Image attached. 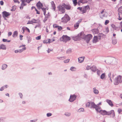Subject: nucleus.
I'll return each mask as SVG.
<instances>
[{"label": "nucleus", "instance_id": "2eb2a0df", "mask_svg": "<svg viewBox=\"0 0 122 122\" xmlns=\"http://www.w3.org/2000/svg\"><path fill=\"white\" fill-rule=\"evenodd\" d=\"M10 13L4 11L3 12V16L4 18L7 17L10 15Z\"/></svg>", "mask_w": 122, "mask_h": 122}, {"label": "nucleus", "instance_id": "6ab92c4d", "mask_svg": "<svg viewBox=\"0 0 122 122\" xmlns=\"http://www.w3.org/2000/svg\"><path fill=\"white\" fill-rule=\"evenodd\" d=\"M32 23H36L39 24L40 23V21L39 20H35V19H33L31 20Z\"/></svg>", "mask_w": 122, "mask_h": 122}, {"label": "nucleus", "instance_id": "393cba45", "mask_svg": "<svg viewBox=\"0 0 122 122\" xmlns=\"http://www.w3.org/2000/svg\"><path fill=\"white\" fill-rule=\"evenodd\" d=\"M51 40L50 39L48 40H45L43 41V43L45 44H46L48 43H50Z\"/></svg>", "mask_w": 122, "mask_h": 122}, {"label": "nucleus", "instance_id": "c9c22d12", "mask_svg": "<svg viewBox=\"0 0 122 122\" xmlns=\"http://www.w3.org/2000/svg\"><path fill=\"white\" fill-rule=\"evenodd\" d=\"M105 73H102L101 76L100 78L101 79H103L105 77Z\"/></svg>", "mask_w": 122, "mask_h": 122}, {"label": "nucleus", "instance_id": "bf43d9fd", "mask_svg": "<svg viewBox=\"0 0 122 122\" xmlns=\"http://www.w3.org/2000/svg\"><path fill=\"white\" fill-rule=\"evenodd\" d=\"M112 27L114 28H116L114 24H112L111 25Z\"/></svg>", "mask_w": 122, "mask_h": 122}, {"label": "nucleus", "instance_id": "ea45409f", "mask_svg": "<svg viewBox=\"0 0 122 122\" xmlns=\"http://www.w3.org/2000/svg\"><path fill=\"white\" fill-rule=\"evenodd\" d=\"M91 104V103L89 102H88L86 103V107H89L90 106Z\"/></svg>", "mask_w": 122, "mask_h": 122}, {"label": "nucleus", "instance_id": "680f3d73", "mask_svg": "<svg viewBox=\"0 0 122 122\" xmlns=\"http://www.w3.org/2000/svg\"><path fill=\"white\" fill-rule=\"evenodd\" d=\"M117 43V41L115 40L114 41H112V43L114 44H116Z\"/></svg>", "mask_w": 122, "mask_h": 122}, {"label": "nucleus", "instance_id": "72a5a7b5", "mask_svg": "<svg viewBox=\"0 0 122 122\" xmlns=\"http://www.w3.org/2000/svg\"><path fill=\"white\" fill-rule=\"evenodd\" d=\"M117 112L119 114H122V109L118 108L117 110Z\"/></svg>", "mask_w": 122, "mask_h": 122}, {"label": "nucleus", "instance_id": "3c124183", "mask_svg": "<svg viewBox=\"0 0 122 122\" xmlns=\"http://www.w3.org/2000/svg\"><path fill=\"white\" fill-rule=\"evenodd\" d=\"M91 67L90 66H88L86 67V69L87 70H89L90 69H91Z\"/></svg>", "mask_w": 122, "mask_h": 122}, {"label": "nucleus", "instance_id": "7c9ffc66", "mask_svg": "<svg viewBox=\"0 0 122 122\" xmlns=\"http://www.w3.org/2000/svg\"><path fill=\"white\" fill-rule=\"evenodd\" d=\"M118 11L119 13L122 14V7H120L118 8Z\"/></svg>", "mask_w": 122, "mask_h": 122}, {"label": "nucleus", "instance_id": "423d86ee", "mask_svg": "<svg viewBox=\"0 0 122 122\" xmlns=\"http://www.w3.org/2000/svg\"><path fill=\"white\" fill-rule=\"evenodd\" d=\"M91 107L95 108L96 110L97 111V112H99V110L101 109V107H100L97 106V105H96L95 103L93 102H92L91 103Z\"/></svg>", "mask_w": 122, "mask_h": 122}, {"label": "nucleus", "instance_id": "79ce46f5", "mask_svg": "<svg viewBox=\"0 0 122 122\" xmlns=\"http://www.w3.org/2000/svg\"><path fill=\"white\" fill-rule=\"evenodd\" d=\"M76 68L74 67H71V68L70 70L72 71H74L76 70Z\"/></svg>", "mask_w": 122, "mask_h": 122}, {"label": "nucleus", "instance_id": "e433bc0d", "mask_svg": "<svg viewBox=\"0 0 122 122\" xmlns=\"http://www.w3.org/2000/svg\"><path fill=\"white\" fill-rule=\"evenodd\" d=\"M41 8L42 10L43 11L44 14L45 15L46 14V9L45 8H42V7H41Z\"/></svg>", "mask_w": 122, "mask_h": 122}, {"label": "nucleus", "instance_id": "b1692460", "mask_svg": "<svg viewBox=\"0 0 122 122\" xmlns=\"http://www.w3.org/2000/svg\"><path fill=\"white\" fill-rule=\"evenodd\" d=\"M93 33L94 34H98V30L97 29H93L92 30Z\"/></svg>", "mask_w": 122, "mask_h": 122}, {"label": "nucleus", "instance_id": "4be33fe9", "mask_svg": "<svg viewBox=\"0 0 122 122\" xmlns=\"http://www.w3.org/2000/svg\"><path fill=\"white\" fill-rule=\"evenodd\" d=\"M85 57H81L78 58V61L79 63L82 62L84 60Z\"/></svg>", "mask_w": 122, "mask_h": 122}, {"label": "nucleus", "instance_id": "864d4df0", "mask_svg": "<svg viewBox=\"0 0 122 122\" xmlns=\"http://www.w3.org/2000/svg\"><path fill=\"white\" fill-rule=\"evenodd\" d=\"M82 12L83 13H85L86 12V11L85 10V9H83V10H82Z\"/></svg>", "mask_w": 122, "mask_h": 122}, {"label": "nucleus", "instance_id": "338daca9", "mask_svg": "<svg viewBox=\"0 0 122 122\" xmlns=\"http://www.w3.org/2000/svg\"><path fill=\"white\" fill-rule=\"evenodd\" d=\"M48 19V17H45V19L44 20V21H46Z\"/></svg>", "mask_w": 122, "mask_h": 122}, {"label": "nucleus", "instance_id": "412c9836", "mask_svg": "<svg viewBox=\"0 0 122 122\" xmlns=\"http://www.w3.org/2000/svg\"><path fill=\"white\" fill-rule=\"evenodd\" d=\"M87 2V0H79L78 3V4L79 5L80 3L84 4L86 3Z\"/></svg>", "mask_w": 122, "mask_h": 122}, {"label": "nucleus", "instance_id": "13d9d810", "mask_svg": "<svg viewBox=\"0 0 122 122\" xmlns=\"http://www.w3.org/2000/svg\"><path fill=\"white\" fill-rule=\"evenodd\" d=\"M19 95L20 96V97L21 98H22V96H23L22 94L21 93H19Z\"/></svg>", "mask_w": 122, "mask_h": 122}, {"label": "nucleus", "instance_id": "f3484780", "mask_svg": "<svg viewBox=\"0 0 122 122\" xmlns=\"http://www.w3.org/2000/svg\"><path fill=\"white\" fill-rule=\"evenodd\" d=\"M106 102L111 107H112L113 106V104L111 100L109 99H107L106 100Z\"/></svg>", "mask_w": 122, "mask_h": 122}, {"label": "nucleus", "instance_id": "58836bf2", "mask_svg": "<svg viewBox=\"0 0 122 122\" xmlns=\"http://www.w3.org/2000/svg\"><path fill=\"white\" fill-rule=\"evenodd\" d=\"M77 0H73V3L74 4V5L75 6H76L77 4Z\"/></svg>", "mask_w": 122, "mask_h": 122}, {"label": "nucleus", "instance_id": "dca6fc26", "mask_svg": "<svg viewBox=\"0 0 122 122\" xmlns=\"http://www.w3.org/2000/svg\"><path fill=\"white\" fill-rule=\"evenodd\" d=\"M36 6L39 9H40L43 6L42 4L40 2H38L36 4Z\"/></svg>", "mask_w": 122, "mask_h": 122}, {"label": "nucleus", "instance_id": "5fc2aeb1", "mask_svg": "<svg viewBox=\"0 0 122 122\" xmlns=\"http://www.w3.org/2000/svg\"><path fill=\"white\" fill-rule=\"evenodd\" d=\"M32 24V22L31 20V21H28V22L27 23V24Z\"/></svg>", "mask_w": 122, "mask_h": 122}, {"label": "nucleus", "instance_id": "e2e57ef3", "mask_svg": "<svg viewBox=\"0 0 122 122\" xmlns=\"http://www.w3.org/2000/svg\"><path fill=\"white\" fill-rule=\"evenodd\" d=\"M82 21V19H80L79 20H78L77 22L79 24Z\"/></svg>", "mask_w": 122, "mask_h": 122}, {"label": "nucleus", "instance_id": "f8f14e48", "mask_svg": "<svg viewBox=\"0 0 122 122\" xmlns=\"http://www.w3.org/2000/svg\"><path fill=\"white\" fill-rule=\"evenodd\" d=\"M85 36L84 33L83 32H81L78 34V36L77 37L79 38L80 39L81 38L83 39L85 38L84 37Z\"/></svg>", "mask_w": 122, "mask_h": 122}, {"label": "nucleus", "instance_id": "5701e85b", "mask_svg": "<svg viewBox=\"0 0 122 122\" xmlns=\"http://www.w3.org/2000/svg\"><path fill=\"white\" fill-rule=\"evenodd\" d=\"M6 48V47L5 45L2 44L0 46V49H2L3 50H5Z\"/></svg>", "mask_w": 122, "mask_h": 122}, {"label": "nucleus", "instance_id": "bb28decb", "mask_svg": "<svg viewBox=\"0 0 122 122\" xmlns=\"http://www.w3.org/2000/svg\"><path fill=\"white\" fill-rule=\"evenodd\" d=\"M93 92L94 93L96 94H98V93L99 92L96 89V88L94 87L93 89Z\"/></svg>", "mask_w": 122, "mask_h": 122}, {"label": "nucleus", "instance_id": "1a4fd4ad", "mask_svg": "<svg viewBox=\"0 0 122 122\" xmlns=\"http://www.w3.org/2000/svg\"><path fill=\"white\" fill-rule=\"evenodd\" d=\"M53 27L54 28H57V30L58 31H60L62 29V27L61 26L58 25L56 24H54L53 25Z\"/></svg>", "mask_w": 122, "mask_h": 122}, {"label": "nucleus", "instance_id": "052dcab7", "mask_svg": "<svg viewBox=\"0 0 122 122\" xmlns=\"http://www.w3.org/2000/svg\"><path fill=\"white\" fill-rule=\"evenodd\" d=\"M25 28H26V29L27 30L28 32L29 33H30V30L29 29V28H27V27H25Z\"/></svg>", "mask_w": 122, "mask_h": 122}, {"label": "nucleus", "instance_id": "6e6552de", "mask_svg": "<svg viewBox=\"0 0 122 122\" xmlns=\"http://www.w3.org/2000/svg\"><path fill=\"white\" fill-rule=\"evenodd\" d=\"M92 36L90 34H88L85 36V39L87 43H88L89 42L90 40L92 39Z\"/></svg>", "mask_w": 122, "mask_h": 122}, {"label": "nucleus", "instance_id": "c03bdc74", "mask_svg": "<svg viewBox=\"0 0 122 122\" xmlns=\"http://www.w3.org/2000/svg\"><path fill=\"white\" fill-rule=\"evenodd\" d=\"M109 21L108 20H106L105 23V25H107L109 23Z\"/></svg>", "mask_w": 122, "mask_h": 122}, {"label": "nucleus", "instance_id": "7ed1b4c3", "mask_svg": "<svg viewBox=\"0 0 122 122\" xmlns=\"http://www.w3.org/2000/svg\"><path fill=\"white\" fill-rule=\"evenodd\" d=\"M122 82V76L119 75L116 78L115 80L114 84L116 85H117L119 83Z\"/></svg>", "mask_w": 122, "mask_h": 122}, {"label": "nucleus", "instance_id": "2f4dec72", "mask_svg": "<svg viewBox=\"0 0 122 122\" xmlns=\"http://www.w3.org/2000/svg\"><path fill=\"white\" fill-rule=\"evenodd\" d=\"M7 67V65L6 64H3L2 65V70H4Z\"/></svg>", "mask_w": 122, "mask_h": 122}, {"label": "nucleus", "instance_id": "9b49d317", "mask_svg": "<svg viewBox=\"0 0 122 122\" xmlns=\"http://www.w3.org/2000/svg\"><path fill=\"white\" fill-rule=\"evenodd\" d=\"M63 7L67 10H70L71 8V6L69 4L66 5L64 3H63Z\"/></svg>", "mask_w": 122, "mask_h": 122}, {"label": "nucleus", "instance_id": "f257e3e1", "mask_svg": "<svg viewBox=\"0 0 122 122\" xmlns=\"http://www.w3.org/2000/svg\"><path fill=\"white\" fill-rule=\"evenodd\" d=\"M70 19V18L68 15L66 14L61 19V21L64 23H66Z\"/></svg>", "mask_w": 122, "mask_h": 122}, {"label": "nucleus", "instance_id": "20e7f679", "mask_svg": "<svg viewBox=\"0 0 122 122\" xmlns=\"http://www.w3.org/2000/svg\"><path fill=\"white\" fill-rule=\"evenodd\" d=\"M58 10L61 12V13H64L65 11V10L64 7L63 5V4L62 5H59L57 7Z\"/></svg>", "mask_w": 122, "mask_h": 122}, {"label": "nucleus", "instance_id": "37998d69", "mask_svg": "<svg viewBox=\"0 0 122 122\" xmlns=\"http://www.w3.org/2000/svg\"><path fill=\"white\" fill-rule=\"evenodd\" d=\"M71 52V49H68L66 51V53H70Z\"/></svg>", "mask_w": 122, "mask_h": 122}, {"label": "nucleus", "instance_id": "4468645a", "mask_svg": "<svg viewBox=\"0 0 122 122\" xmlns=\"http://www.w3.org/2000/svg\"><path fill=\"white\" fill-rule=\"evenodd\" d=\"M76 96L75 95H71L69 100L70 102H72L76 99Z\"/></svg>", "mask_w": 122, "mask_h": 122}, {"label": "nucleus", "instance_id": "39448f33", "mask_svg": "<svg viewBox=\"0 0 122 122\" xmlns=\"http://www.w3.org/2000/svg\"><path fill=\"white\" fill-rule=\"evenodd\" d=\"M61 41L65 42L67 41H70L71 39L70 37L66 35L63 36L60 38Z\"/></svg>", "mask_w": 122, "mask_h": 122}, {"label": "nucleus", "instance_id": "a19ab883", "mask_svg": "<svg viewBox=\"0 0 122 122\" xmlns=\"http://www.w3.org/2000/svg\"><path fill=\"white\" fill-rule=\"evenodd\" d=\"M41 38V35L39 36L36 37V40H40Z\"/></svg>", "mask_w": 122, "mask_h": 122}, {"label": "nucleus", "instance_id": "a878e982", "mask_svg": "<svg viewBox=\"0 0 122 122\" xmlns=\"http://www.w3.org/2000/svg\"><path fill=\"white\" fill-rule=\"evenodd\" d=\"M18 34V32L17 31H14L12 35V36L14 37H16L17 36Z\"/></svg>", "mask_w": 122, "mask_h": 122}, {"label": "nucleus", "instance_id": "cd10ccee", "mask_svg": "<svg viewBox=\"0 0 122 122\" xmlns=\"http://www.w3.org/2000/svg\"><path fill=\"white\" fill-rule=\"evenodd\" d=\"M31 10H32L33 9H34L35 10L36 12V14H39L40 13V12L39 11H38L37 9L34 6H32V7L31 8Z\"/></svg>", "mask_w": 122, "mask_h": 122}, {"label": "nucleus", "instance_id": "0e129e2a", "mask_svg": "<svg viewBox=\"0 0 122 122\" xmlns=\"http://www.w3.org/2000/svg\"><path fill=\"white\" fill-rule=\"evenodd\" d=\"M2 41L4 42H6L7 41V40L3 39Z\"/></svg>", "mask_w": 122, "mask_h": 122}, {"label": "nucleus", "instance_id": "4d7b16f0", "mask_svg": "<svg viewBox=\"0 0 122 122\" xmlns=\"http://www.w3.org/2000/svg\"><path fill=\"white\" fill-rule=\"evenodd\" d=\"M14 2L15 3H19L20 2L18 1V0H13Z\"/></svg>", "mask_w": 122, "mask_h": 122}, {"label": "nucleus", "instance_id": "c85d7f7f", "mask_svg": "<svg viewBox=\"0 0 122 122\" xmlns=\"http://www.w3.org/2000/svg\"><path fill=\"white\" fill-rule=\"evenodd\" d=\"M91 70L93 71H95L96 70V67L95 66H93L91 67Z\"/></svg>", "mask_w": 122, "mask_h": 122}, {"label": "nucleus", "instance_id": "ddd939ff", "mask_svg": "<svg viewBox=\"0 0 122 122\" xmlns=\"http://www.w3.org/2000/svg\"><path fill=\"white\" fill-rule=\"evenodd\" d=\"M99 112L102 115H107V112L105 110H101L100 109L99 110V112Z\"/></svg>", "mask_w": 122, "mask_h": 122}, {"label": "nucleus", "instance_id": "aec40b11", "mask_svg": "<svg viewBox=\"0 0 122 122\" xmlns=\"http://www.w3.org/2000/svg\"><path fill=\"white\" fill-rule=\"evenodd\" d=\"M110 115L113 116H115L114 112V110H112L110 111L107 112V115Z\"/></svg>", "mask_w": 122, "mask_h": 122}, {"label": "nucleus", "instance_id": "de8ad7c7", "mask_svg": "<svg viewBox=\"0 0 122 122\" xmlns=\"http://www.w3.org/2000/svg\"><path fill=\"white\" fill-rule=\"evenodd\" d=\"M69 59H67V60H64V63H67L69 61Z\"/></svg>", "mask_w": 122, "mask_h": 122}, {"label": "nucleus", "instance_id": "0eeeda50", "mask_svg": "<svg viewBox=\"0 0 122 122\" xmlns=\"http://www.w3.org/2000/svg\"><path fill=\"white\" fill-rule=\"evenodd\" d=\"M34 0H21L22 1V3L21 4V6L20 7V8L21 9H22L23 8V7L26 5V4L25 3V2L27 3H29L30 2Z\"/></svg>", "mask_w": 122, "mask_h": 122}, {"label": "nucleus", "instance_id": "69168bd1", "mask_svg": "<svg viewBox=\"0 0 122 122\" xmlns=\"http://www.w3.org/2000/svg\"><path fill=\"white\" fill-rule=\"evenodd\" d=\"M12 8H13V10H15V6H13Z\"/></svg>", "mask_w": 122, "mask_h": 122}, {"label": "nucleus", "instance_id": "09e8293b", "mask_svg": "<svg viewBox=\"0 0 122 122\" xmlns=\"http://www.w3.org/2000/svg\"><path fill=\"white\" fill-rule=\"evenodd\" d=\"M65 114L67 116H70L71 114L70 113L68 112H66L65 113Z\"/></svg>", "mask_w": 122, "mask_h": 122}, {"label": "nucleus", "instance_id": "9d476101", "mask_svg": "<svg viewBox=\"0 0 122 122\" xmlns=\"http://www.w3.org/2000/svg\"><path fill=\"white\" fill-rule=\"evenodd\" d=\"M101 37L99 36L98 37L97 36H95L94 37L93 40V43H95L98 41V39H100Z\"/></svg>", "mask_w": 122, "mask_h": 122}, {"label": "nucleus", "instance_id": "774afa93", "mask_svg": "<svg viewBox=\"0 0 122 122\" xmlns=\"http://www.w3.org/2000/svg\"><path fill=\"white\" fill-rule=\"evenodd\" d=\"M77 9L79 10H82V8L81 7H79L77 8Z\"/></svg>", "mask_w": 122, "mask_h": 122}, {"label": "nucleus", "instance_id": "6e6d98bb", "mask_svg": "<svg viewBox=\"0 0 122 122\" xmlns=\"http://www.w3.org/2000/svg\"><path fill=\"white\" fill-rule=\"evenodd\" d=\"M4 4V2L2 1H0V4L1 5H3Z\"/></svg>", "mask_w": 122, "mask_h": 122}, {"label": "nucleus", "instance_id": "c756f323", "mask_svg": "<svg viewBox=\"0 0 122 122\" xmlns=\"http://www.w3.org/2000/svg\"><path fill=\"white\" fill-rule=\"evenodd\" d=\"M7 87V85H6L4 86L3 87H2L0 89V91H3Z\"/></svg>", "mask_w": 122, "mask_h": 122}, {"label": "nucleus", "instance_id": "8fccbe9b", "mask_svg": "<svg viewBox=\"0 0 122 122\" xmlns=\"http://www.w3.org/2000/svg\"><path fill=\"white\" fill-rule=\"evenodd\" d=\"M52 115V114L51 113H48L47 114V116L48 117H49L51 116Z\"/></svg>", "mask_w": 122, "mask_h": 122}, {"label": "nucleus", "instance_id": "49530a36", "mask_svg": "<svg viewBox=\"0 0 122 122\" xmlns=\"http://www.w3.org/2000/svg\"><path fill=\"white\" fill-rule=\"evenodd\" d=\"M22 29L23 31V32H22V33L23 34H24L25 32V30H26L25 27H23L22 28Z\"/></svg>", "mask_w": 122, "mask_h": 122}, {"label": "nucleus", "instance_id": "f704fd0d", "mask_svg": "<svg viewBox=\"0 0 122 122\" xmlns=\"http://www.w3.org/2000/svg\"><path fill=\"white\" fill-rule=\"evenodd\" d=\"M79 24L77 23H76V24L74 25V27L76 29H77L79 27Z\"/></svg>", "mask_w": 122, "mask_h": 122}, {"label": "nucleus", "instance_id": "f03ea898", "mask_svg": "<svg viewBox=\"0 0 122 122\" xmlns=\"http://www.w3.org/2000/svg\"><path fill=\"white\" fill-rule=\"evenodd\" d=\"M104 10V9L99 14L100 17L101 18L106 17L108 16V13L106 11H105Z\"/></svg>", "mask_w": 122, "mask_h": 122}, {"label": "nucleus", "instance_id": "603ef678", "mask_svg": "<svg viewBox=\"0 0 122 122\" xmlns=\"http://www.w3.org/2000/svg\"><path fill=\"white\" fill-rule=\"evenodd\" d=\"M12 34V33L11 32H9L8 33V36H11Z\"/></svg>", "mask_w": 122, "mask_h": 122}, {"label": "nucleus", "instance_id": "a18cd8bd", "mask_svg": "<svg viewBox=\"0 0 122 122\" xmlns=\"http://www.w3.org/2000/svg\"><path fill=\"white\" fill-rule=\"evenodd\" d=\"M84 111V109L82 108H81L78 110V112H83Z\"/></svg>", "mask_w": 122, "mask_h": 122}, {"label": "nucleus", "instance_id": "a211bd4d", "mask_svg": "<svg viewBox=\"0 0 122 122\" xmlns=\"http://www.w3.org/2000/svg\"><path fill=\"white\" fill-rule=\"evenodd\" d=\"M51 6L52 7V9L54 11L56 10V7L55 4L53 1H52L51 2Z\"/></svg>", "mask_w": 122, "mask_h": 122}, {"label": "nucleus", "instance_id": "4c0bfd02", "mask_svg": "<svg viewBox=\"0 0 122 122\" xmlns=\"http://www.w3.org/2000/svg\"><path fill=\"white\" fill-rule=\"evenodd\" d=\"M85 9L86 11L87 10H89L90 9L89 6L87 5L85 7Z\"/></svg>", "mask_w": 122, "mask_h": 122}, {"label": "nucleus", "instance_id": "473e14b6", "mask_svg": "<svg viewBox=\"0 0 122 122\" xmlns=\"http://www.w3.org/2000/svg\"><path fill=\"white\" fill-rule=\"evenodd\" d=\"M26 49V47H24V48H23L22 49H20L18 50L19 52L20 53L23 51H24Z\"/></svg>", "mask_w": 122, "mask_h": 122}]
</instances>
